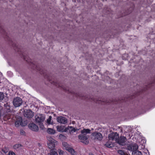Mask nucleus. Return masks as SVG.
Listing matches in <instances>:
<instances>
[{"label": "nucleus", "instance_id": "obj_30", "mask_svg": "<svg viewBox=\"0 0 155 155\" xmlns=\"http://www.w3.org/2000/svg\"><path fill=\"white\" fill-rule=\"evenodd\" d=\"M39 125L40 126V128H41V129H43L44 127V125L42 123H38Z\"/></svg>", "mask_w": 155, "mask_h": 155}, {"label": "nucleus", "instance_id": "obj_7", "mask_svg": "<svg viewBox=\"0 0 155 155\" xmlns=\"http://www.w3.org/2000/svg\"><path fill=\"white\" fill-rule=\"evenodd\" d=\"M24 115L25 117L30 118L33 117L34 114L30 110H25L24 111Z\"/></svg>", "mask_w": 155, "mask_h": 155}, {"label": "nucleus", "instance_id": "obj_24", "mask_svg": "<svg viewBox=\"0 0 155 155\" xmlns=\"http://www.w3.org/2000/svg\"><path fill=\"white\" fill-rule=\"evenodd\" d=\"M21 145L20 144H16L13 146V148L15 149H17L21 147Z\"/></svg>", "mask_w": 155, "mask_h": 155}, {"label": "nucleus", "instance_id": "obj_16", "mask_svg": "<svg viewBox=\"0 0 155 155\" xmlns=\"http://www.w3.org/2000/svg\"><path fill=\"white\" fill-rule=\"evenodd\" d=\"M67 150L70 152L72 155H77V152L71 147L67 149Z\"/></svg>", "mask_w": 155, "mask_h": 155}, {"label": "nucleus", "instance_id": "obj_33", "mask_svg": "<svg viewBox=\"0 0 155 155\" xmlns=\"http://www.w3.org/2000/svg\"><path fill=\"white\" fill-rule=\"evenodd\" d=\"M53 84H54V85H55L56 86H58V85L59 86H60L59 85H58V84H57V83H54Z\"/></svg>", "mask_w": 155, "mask_h": 155}, {"label": "nucleus", "instance_id": "obj_31", "mask_svg": "<svg viewBox=\"0 0 155 155\" xmlns=\"http://www.w3.org/2000/svg\"><path fill=\"white\" fill-rule=\"evenodd\" d=\"M59 154L60 155H63L64 152L61 150H59Z\"/></svg>", "mask_w": 155, "mask_h": 155}, {"label": "nucleus", "instance_id": "obj_13", "mask_svg": "<svg viewBox=\"0 0 155 155\" xmlns=\"http://www.w3.org/2000/svg\"><path fill=\"white\" fill-rule=\"evenodd\" d=\"M4 112L5 113H8L12 112L10 106L7 103L5 104L4 105Z\"/></svg>", "mask_w": 155, "mask_h": 155}, {"label": "nucleus", "instance_id": "obj_22", "mask_svg": "<svg viewBox=\"0 0 155 155\" xmlns=\"http://www.w3.org/2000/svg\"><path fill=\"white\" fill-rule=\"evenodd\" d=\"M134 153H132V155H142V153L139 151H136L135 152H134Z\"/></svg>", "mask_w": 155, "mask_h": 155}, {"label": "nucleus", "instance_id": "obj_26", "mask_svg": "<svg viewBox=\"0 0 155 155\" xmlns=\"http://www.w3.org/2000/svg\"><path fill=\"white\" fill-rule=\"evenodd\" d=\"M51 116H49L48 119L47 120V123L48 124H51Z\"/></svg>", "mask_w": 155, "mask_h": 155}, {"label": "nucleus", "instance_id": "obj_4", "mask_svg": "<svg viewBox=\"0 0 155 155\" xmlns=\"http://www.w3.org/2000/svg\"><path fill=\"white\" fill-rule=\"evenodd\" d=\"M89 137V136H84L81 134L78 136V138L80 141L85 144H88L89 141L88 138Z\"/></svg>", "mask_w": 155, "mask_h": 155}, {"label": "nucleus", "instance_id": "obj_29", "mask_svg": "<svg viewBox=\"0 0 155 155\" xmlns=\"http://www.w3.org/2000/svg\"><path fill=\"white\" fill-rule=\"evenodd\" d=\"M8 154L9 155H15V153L14 152L11 151H9Z\"/></svg>", "mask_w": 155, "mask_h": 155}, {"label": "nucleus", "instance_id": "obj_3", "mask_svg": "<svg viewBox=\"0 0 155 155\" xmlns=\"http://www.w3.org/2000/svg\"><path fill=\"white\" fill-rule=\"evenodd\" d=\"M13 104L15 107L20 106L22 104V99L19 97H17L13 99Z\"/></svg>", "mask_w": 155, "mask_h": 155}, {"label": "nucleus", "instance_id": "obj_15", "mask_svg": "<svg viewBox=\"0 0 155 155\" xmlns=\"http://www.w3.org/2000/svg\"><path fill=\"white\" fill-rule=\"evenodd\" d=\"M22 121V119L21 117L18 118L15 122V126L18 127L20 125H21Z\"/></svg>", "mask_w": 155, "mask_h": 155}, {"label": "nucleus", "instance_id": "obj_11", "mask_svg": "<svg viewBox=\"0 0 155 155\" xmlns=\"http://www.w3.org/2000/svg\"><path fill=\"white\" fill-rule=\"evenodd\" d=\"M28 127L31 130L34 131H38L39 130L38 127L33 123L29 124Z\"/></svg>", "mask_w": 155, "mask_h": 155}, {"label": "nucleus", "instance_id": "obj_14", "mask_svg": "<svg viewBox=\"0 0 155 155\" xmlns=\"http://www.w3.org/2000/svg\"><path fill=\"white\" fill-rule=\"evenodd\" d=\"M91 131L89 129H84L81 130V134L84 136H89L88 134L91 133Z\"/></svg>", "mask_w": 155, "mask_h": 155}, {"label": "nucleus", "instance_id": "obj_6", "mask_svg": "<svg viewBox=\"0 0 155 155\" xmlns=\"http://www.w3.org/2000/svg\"><path fill=\"white\" fill-rule=\"evenodd\" d=\"M45 117L44 115L42 114H39L36 115L35 116V120L37 123H41L44 120Z\"/></svg>", "mask_w": 155, "mask_h": 155}, {"label": "nucleus", "instance_id": "obj_5", "mask_svg": "<svg viewBox=\"0 0 155 155\" xmlns=\"http://www.w3.org/2000/svg\"><path fill=\"white\" fill-rule=\"evenodd\" d=\"M119 134L116 132L112 133L108 135V137L109 140H115L116 142L119 138Z\"/></svg>", "mask_w": 155, "mask_h": 155}, {"label": "nucleus", "instance_id": "obj_2", "mask_svg": "<svg viewBox=\"0 0 155 155\" xmlns=\"http://www.w3.org/2000/svg\"><path fill=\"white\" fill-rule=\"evenodd\" d=\"M92 137L94 140L101 141L103 139V137L101 133L99 132H95L91 134Z\"/></svg>", "mask_w": 155, "mask_h": 155}, {"label": "nucleus", "instance_id": "obj_37", "mask_svg": "<svg viewBox=\"0 0 155 155\" xmlns=\"http://www.w3.org/2000/svg\"><path fill=\"white\" fill-rule=\"evenodd\" d=\"M40 73H41V74H42V73H41V71Z\"/></svg>", "mask_w": 155, "mask_h": 155}, {"label": "nucleus", "instance_id": "obj_12", "mask_svg": "<svg viewBox=\"0 0 155 155\" xmlns=\"http://www.w3.org/2000/svg\"><path fill=\"white\" fill-rule=\"evenodd\" d=\"M57 120L58 122L62 124H65L68 122L67 119L64 117H58L57 118Z\"/></svg>", "mask_w": 155, "mask_h": 155}, {"label": "nucleus", "instance_id": "obj_32", "mask_svg": "<svg viewBox=\"0 0 155 155\" xmlns=\"http://www.w3.org/2000/svg\"><path fill=\"white\" fill-rule=\"evenodd\" d=\"M35 68L38 71H41V69H39V68H38V67L37 66H36L35 67Z\"/></svg>", "mask_w": 155, "mask_h": 155}, {"label": "nucleus", "instance_id": "obj_10", "mask_svg": "<svg viewBox=\"0 0 155 155\" xmlns=\"http://www.w3.org/2000/svg\"><path fill=\"white\" fill-rule=\"evenodd\" d=\"M78 130V129H75L73 127L68 126L64 129V132H69L70 134H73L76 130Z\"/></svg>", "mask_w": 155, "mask_h": 155}, {"label": "nucleus", "instance_id": "obj_19", "mask_svg": "<svg viewBox=\"0 0 155 155\" xmlns=\"http://www.w3.org/2000/svg\"><path fill=\"white\" fill-rule=\"evenodd\" d=\"M4 95L3 92H0V102H1L4 98Z\"/></svg>", "mask_w": 155, "mask_h": 155}, {"label": "nucleus", "instance_id": "obj_36", "mask_svg": "<svg viewBox=\"0 0 155 155\" xmlns=\"http://www.w3.org/2000/svg\"><path fill=\"white\" fill-rule=\"evenodd\" d=\"M129 136L130 137L131 136L130 134H129Z\"/></svg>", "mask_w": 155, "mask_h": 155}, {"label": "nucleus", "instance_id": "obj_18", "mask_svg": "<svg viewBox=\"0 0 155 155\" xmlns=\"http://www.w3.org/2000/svg\"><path fill=\"white\" fill-rule=\"evenodd\" d=\"M62 144L63 146L65 147V149L67 150V149L70 147L69 146V145H68L66 142H63Z\"/></svg>", "mask_w": 155, "mask_h": 155}, {"label": "nucleus", "instance_id": "obj_20", "mask_svg": "<svg viewBox=\"0 0 155 155\" xmlns=\"http://www.w3.org/2000/svg\"><path fill=\"white\" fill-rule=\"evenodd\" d=\"M105 145L109 148L112 147L113 146V144L112 143H110L108 142H107Z\"/></svg>", "mask_w": 155, "mask_h": 155}, {"label": "nucleus", "instance_id": "obj_21", "mask_svg": "<svg viewBox=\"0 0 155 155\" xmlns=\"http://www.w3.org/2000/svg\"><path fill=\"white\" fill-rule=\"evenodd\" d=\"M48 154L49 155H58V153L55 151L51 150L50 151V153Z\"/></svg>", "mask_w": 155, "mask_h": 155}, {"label": "nucleus", "instance_id": "obj_9", "mask_svg": "<svg viewBox=\"0 0 155 155\" xmlns=\"http://www.w3.org/2000/svg\"><path fill=\"white\" fill-rule=\"evenodd\" d=\"M126 140L127 138L126 137L124 136H120L117 139V142L120 145H124Z\"/></svg>", "mask_w": 155, "mask_h": 155}, {"label": "nucleus", "instance_id": "obj_27", "mask_svg": "<svg viewBox=\"0 0 155 155\" xmlns=\"http://www.w3.org/2000/svg\"><path fill=\"white\" fill-rule=\"evenodd\" d=\"M117 152L119 154L121 155H125L124 153V151L122 150H118Z\"/></svg>", "mask_w": 155, "mask_h": 155}, {"label": "nucleus", "instance_id": "obj_1", "mask_svg": "<svg viewBox=\"0 0 155 155\" xmlns=\"http://www.w3.org/2000/svg\"><path fill=\"white\" fill-rule=\"evenodd\" d=\"M47 139L49 143H48V146L50 149H53L55 147L57 143V141L53 139L51 136H48Z\"/></svg>", "mask_w": 155, "mask_h": 155}, {"label": "nucleus", "instance_id": "obj_34", "mask_svg": "<svg viewBox=\"0 0 155 155\" xmlns=\"http://www.w3.org/2000/svg\"><path fill=\"white\" fill-rule=\"evenodd\" d=\"M32 65H31V66H32V65L33 66V67H34V68H34V69H35V67L36 66V65L34 64H32Z\"/></svg>", "mask_w": 155, "mask_h": 155}, {"label": "nucleus", "instance_id": "obj_23", "mask_svg": "<svg viewBox=\"0 0 155 155\" xmlns=\"http://www.w3.org/2000/svg\"><path fill=\"white\" fill-rule=\"evenodd\" d=\"M9 149L8 148L5 147L2 149V151L4 153H6L8 151Z\"/></svg>", "mask_w": 155, "mask_h": 155}, {"label": "nucleus", "instance_id": "obj_25", "mask_svg": "<svg viewBox=\"0 0 155 155\" xmlns=\"http://www.w3.org/2000/svg\"><path fill=\"white\" fill-rule=\"evenodd\" d=\"M57 129L58 131H64V130H63V129L62 127L60 126H58L57 127Z\"/></svg>", "mask_w": 155, "mask_h": 155}, {"label": "nucleus", "instance_id": "obj_28", "mask_svg": "<svg viewBox=\"0 0 155 155\" xmlns=\"http://www.w3.org/2000/svg\"><path fill=\"white\" fill-rule=\"evenodd\" d=\"M20 132L21 135H24L25 134V132L23 130H21L20 131Z\"/></svg>", "mask_w": 155, "mask_h": 155}, {"label": "nucleus", "instance_id": "obj_35", "mask_svg": "<svg viewBox=\"0 0 155 155\" xmlns=\"http://www.w3.org/2000/svg\"><path fill=\"white\" fill-rule=\"evenodd\" d=\"M89 155H94L92 153H89Z\"/></svg>", "mask_w": 155, "mask_h": 155}, {"label": "nucleus", "instance_id": "obj_17", "mask_svg": "<svg viewBox=\"0 0 155 155\" xmlns=\"http://www.w3.org/2000/svg\"><path fill=\"white\" fill-rule=\"evenodd\" d=\"M47 132L48 133L51 134H54L55 133V130L53 129L49 128L47 130Z\"/></svg>", "mask_w": 155, "mask_h": 155}, {"label": "nucleus", "instance_id": "obj_8", "mask_svg": "<svg viewBox=\"0 0 155 155\" xmlns=\"http://www.w3.org/2000/svg\"><path fill=\"white\" fill-rule=\"evenodd\" d=\"M138 146L135 143H132L128 146L127 149L131 151L134 152L138 149Z\"/></svg>", "mask_w": 155, "mask_h": 155}]
</instances>
